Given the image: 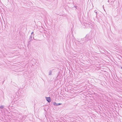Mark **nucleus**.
Masks as SVG:
<instances>
[{
	"label": "nucleus",
	"mask_w": 122,
	"mask_h": 122,
	"mask_svg": "<svg viewBox=\"0 0 122 122\" xmlns=\"http://www.w3.org/2000/svg\"><path fill=\"white\" fill-rule=\"evenodd\" d=\"M46 100L47 101L49 102H51L50 98L49 97H46Z\"/></svg>",
	"instance_id": "nucleus-1"
},
{
	"label": "nucleus",
	"mask_w": 122,
	"mask_h": 122,
	"mask_svg": "<svg viewBox=\"0 0 122 122\" xmlns=\"http://www.w3.org/2000/svg\"><path fill=\"white\" fill-rule=\"evenodd\" d=\"M32 37L31 36H30L29 38V41L28 42V44L29 45V42L30 41H31L32 40Z\"/></svg>",
	"instance_id": "nucleus-2"
},
{
	"label": "nucleus",
	"mask_w": 122,
	"mask_h": 122,
	"mask_svg": "<svg viewBox=\"0 0 122 122\" xmlns=\"http://www.w3.org/2000/svg\"><path fill=\"white\" fill-rule=\"evenodd\" d=\"M61 104H62L61 103H57L56 102H54V105H56V106H59V105H61Z\"/></svg>",
	"instance_id": "nucleus-3"
},
{
	"label": "nucleus",
	"mask_w": 122,
	"mask_h": 122,
	"mask_svg": "<svg viewBox=\"0 0 122 122\" xmlns=\"http://www.w3.org/2000/svg\"><path fill=\"white\" fill-rule=\"evenodd\" d=\"M52 75V71L51 70H50L49 71V75Z\"/></svg>",
	"instance_id": "nucleus-4"
},
{
	"label": "nucleus",
	"mask_w": 122,
	"mask_h": 122,
	"mask_svg": "<svg viewBox=\"0 0 122 122\" xmlns=\"http://www.w3.org/2000/svg\"><path fill=\"white\" fill-rule=\"evenodd\" d=\"M4 107V106H0V108L3 109Z\"/></svg>",
	"instance_id": "nucleus-5"
},
{
	"label": "nucleus",
	"mask_w": 122,
	"mask_h": 122,
	"mask_svg": "<svg viewBox=\"0 0 122 122\" xmlns=\"http://www.w3.org/2000/svg\"><path fill=\"white\" fill-rule=\"evenodd\" d=\"M96 10H95L94 11V12H95L96 13V17H97V12L96 11Z\"/></svg>",
	"instance_id": "nucleus-6"
},
{
	"label": "nucleus",
	"mask_w": 122,
	"mask_h": 122,
	"mask_svg": "<svg viewBox=\"0 0 122 122\" xmlns=\"http://www.w3.org/2000/svg\"><path fill=\"white\" fill-rule=\"evenodd\" d=\"M33 32H32V33H31V35H32L33 34Z\"/></svg>",
	"instance_id": "nucleus-7"
},
{
	"label": "nucleus",
	"mask_w": 122,
	"mask_h": 122,
	"mask_svg": "<svg viewBox=\"0 0 122 122\" xmlns=\"http://www.w3.org/2000/svg\"><path fill=\"white\" fill-rule=\"evenodd\" d=\"M121 69H122V67H121Z\"/></svg>",
	"instance_id": "nucleus-8"
},
{
	"label": "nucleus",
	"mask_w": 122,
	"mask_h": 122,
	"mask_svg": "<svg viewBox=\"0 0 122 122\" xmlns=\"http://www.w3.org/2000/svg\"><path fill=\"white\" fill-rule=\"evenodd\" d=\"M103 6H104V5H103V8L104 9Z\"/></svg>",
	"instance_id": "nucleus-9"
}]
</instances>
